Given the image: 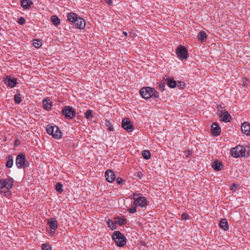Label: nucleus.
I'll return each mask as SVG.
<instances>
[{
	"label": "nucleus",
	"instance_id": "f257e3e1",
	"mask_svg": "<svg viewBox=\"0 0 250 250\" xmlns=\"http://www.w3.org/2000/svg\"><path fill=\"white\" fill-rule=\"evenodd\" d=\"M140 95L145 99H148L151 97L158 98L159 93L155 88L149 86L142 88L139 91Z\"/></svg>",
	"mask_w": 250,
	"mask_h": 250
},
{
	"label": "nucleus",
	"instance_id": "f03ea898",
	"mask_svg": "<svg viewBox=\"0 0 250 250\" xmlns=\"http://www.w3.org/2000/svg\"><path fill=\"white\" fill-rule=\"evenodd\" d=\"M112 237L118 247H122L126 244L125 237L119 231H114Z\"/></svg>",
	"mask_w": 250,
	"mask_h": 250
},
{
	"label": "nucleus",
	"instance_id": "7ed1b4c3",
	"mask_svg": "<svg viewBox=\"0 0 250 250\" xmlns=\"http://www.w3.org/2000/svg\"><path fill=\"white\" fill-rule=\"evenodd\" d=\"M246 150L242 146H238L231 149V153L232 157L238 158L244 157L246 155Z\"/></svg>",
	"mask_w": 250,
	"mask_h": 250
},
{
	"label": "nucleus",
	"instance_id": "20e7f679",
	"mask_svg": "<svg viewBox=\"0 0 250 250\" xmlns=\"http://www.w3.org/2000/svg\"><path fill=\"white\" fill-rule=\"evenodd\" d=\"M139 194L133 193V204L135 206H137L141 208L145 207L147 206L148 202L147 201L146 197L143 196H139L136 198L135 196H138Z\"/></svg>",
	"mask_w": 250,
	"mask_h": 250
},
{
	"label": "nucleus",
	"instance_id": "39448f33",
	"mask_svg": "<svg viewBox=\"0 0 250 250\" xmlns=\"http://www.w3.org/2000/svg\"><path fill=\"white\" fill-rule=\"evenodd\" d=\"M217 115L220 118L221 120L224 122H229L231 120V117L228 111H224L223 107L219 105L217 107Z\"/></svg>",
	"mask_w": 250,
	"mask_h": 250
},
{
	"label": "nucleus",
	"instance_id": "423d86ee",
	"mask_svg": "<svg viewBox=\"0 0 250 250\" xmlns=\"http://www.w3.org/2000/svg\"><path fill=\"white\" fill-rule=\"evenodd\" d=\"M62 115L64 116L66 119H72L75 116V111L72 107L70 106H65L62 110Z\"/></svg>",
	"mask_w": 250,
	"mask_h": 250
},
{
	"label": "nucleus",
	"instance_id": "0eeeda50",
	"mask_svg": "<svg viewBox=\"0 0 250 250\" xmlns=\"http://www.w3.org/2000/svg\"><path fill=\"white\" fill-rule=\"evenodd\" d=\"M176 53L178 57L181 60H186L188 56L187 48L182 45L178 46L176 50Z\"/></svg>",
	"mask_w": 250,
	"mask_h": 250
},
{
	"label": "nucleus",
	"instance_id": "6e6552de",
	"mask_svg": "<svg viewBox=\"0 0 250 250\" xmlns=\"http://www.w3.org/2000/svg\"><path fill=\"white\" fill-rule=\"evenodd\" d=\"M16 165L18 168H24L26 165L25 155L23 153L18 154L16 158Z\"/></svg>",
	"mask_w": 250,
	"mask_h": 250
},
{
	"label": "nucleus",
	"instance_id": "1a4fd4ad",
	"mask_svg": "<svg viewBox=\"0 0 250 250\" xmlns=\"http://www.w3.org/2000/svg\"><path fill=\"white\" fill-rule=\"evenodd\" d=\"M13 179L12 178L1 179L0 180V188L3 189L6 188L7 190L11 189L13 187Z\"/></svg>",
	"mask_w": 250,
	"mask_h": 250
},
{
	"label": "nucleus",
	"instance_id": "9d476101",
	"mask_svg": "<svg viewBox=\"0 0 250 250\" xmlns=\"http://www.w3.org/2000/svg\"><path fill=\"white\" fill-rule=\"evenodd\" d=\"M122 126L127 132H132L134 129L133 125L127 118H124L122 120Z\"/></svg>",
	"mask_w": 250,
	"mask_h": 250
},
{
	"label": "nucleus",
	"instance_id": "9b49d317",
	"mask_svg": "<svg viewBox=\"0 0 250 250\" xmlns=\"http://www.w3.org/2000/svg\"><path fill=\"white\" fill-rule=\"evenodd\" d=\"M49 229H50V233L54 234L56 229H57L58 225L56 219L54 218H51L47 222Z\"/></svg>",
	"mask_w": 250,
	"mask_h": 250
},
{
	"label": "nucleus",
	"instance_id": "f8f14e48",
	"mask_svg": "<svg viewBox=\"0 0 250 250\" xmlns=\"http://www.w3.org/2000/svg\"><path fill=\"white\" fill-rule=\"evenodd\" d=\"M105 177L107 182L111 183L115 180L116 175L112 170L108 169L105 172Z\"/></svg>",
	"mask_w": 250,
	"mask_h": 250
},
{
	"label": "nucleus",
	"instance_id": "ddd939ff",
	"mask_svg": "<svg viewBox=\"0 0 250 250\" xmlns=\"http://www.w3.org/2000/svg\"><path fill=\"white\" fill-rule=\"evenodd\" d=\"M4 81L5 83L10 87H15L17 84V79L14 78H11L10 76L6 77L4 79Z\"/></svg>",
	"mask_w": 250,
	"mask_h": 250
},
{
	"label": "nucleus",
	"instance_id": "4468645a",
	"mask_svg": "<svg viewBox=\"0 0 250 250\" xmlns=\"http://www.w3.org/2000/svg\"><path fill=\"white\" fill-rule=\"evenodd\" d=\"M211 127V132L214 136H217L220 134L221 128L217 123H213Z\"/></svg>",
	"mask_w": 250,
	"mask_h": 250
},
{
	"label": "nucleus",
	"instance_id": "2eb2a0df",
	"mask_svg": "<svg viewBox=\"0 0 250 250\" xmlns=\"http://www.w3.org/2000/svg\"><path fill=\"white\" fill-rule=\"evenodd\" d=\"M74 23L77 28L80 29H83L85 26V21L80 17H79Z\"/></svg>",
	"mask_w": 250,
	"mask_h": 250
},
{
	"label": "nucleus",
	"instance_id": "dca6fc26",
	"mask_svg": "<svg viewBox=\"0 0 250 250\" xmlns=\"http://www.w3.org/2000/svg\"><path fill=\"white\" fill-rule=\"evenodd\" d=\"M241 130L243 133L247 135H250V124L244 122L241 125Z\"/></svg>",
	"mask_w": 250,
	"mask_h": 250
},
{
	"label": "nucleus",
	"instance_id": "f3484780",
	"mask_svg": "<svg viewBox=\"0 0 250 250\" xmlns=\"http://www.w3.org/2000/svg\"><path fill=\"white\" fill-rule=\"evenodd\" d=\"M78 18L79 17H77V15L75 13L72 12L69 13L67 16V20L73 23L76 21Z\"/></svg>",
	"mask_w": 250,
	"mask_h": 250
},
{
	"label": "nucleus",
	"instance_id": "a211bd4d",
	"mask_svg": "<svg viewBox=\"0 0 250 250\" xmlns=\"http://www.w3.org/2000/svg\"><path fill=\"white\" fill-rule=\"evenodd\" d=\"M51 135L54 139H58L61 138L62 133L60 128L58 126H57L55 129L54 130L53 134H52Z\"/></svg>",
	"mask_w": 250,
	"mask_h": 250
},
{
	"label": "nucleus",
	"instance_id": "6ab92c4d",
	"mask_svg": "<svg viewBox=\"0 0 250 250\" xmlns=\"http://www.w3.org/2000/svg\"><path fill=\"white\" fill-rule=\"evenodd\" d=\"M6 166L8 168H11L12 167L13 165V157L12 155H8L6 158Z\"/></svg>",
	"mask_w": 250,
	"mask_h": 250
},
{
	"label": "nucleus",
	"instance_id": "aec40b11",
	"mask_svg": "<svg viewBox=\"0 0 250 250\" xmlns=\"http://www.w3.org/2000/svg\"><path fill=\"white\" fill-rule=\"evenodd\" d=\"M220 227L224 230H227L229 229V225L226 219H222L219 223Z\"/></svg>",
	"mask_w": 250,
	"mask_h": 250
},
{
	"label": "nucleus",
	"instance_id": "412c9836",
	"mask_svg": "<svg viewBox=\"0 0 250 250\" xmlns=\"http://www.w3.org/2000/svg\"><path fill=\"white\" fill-rule=\"evenodd\" d=\"M21 6L25 9L29 8L33 3L31 0H21Z\"/></svg>",
	"mask_w": 250,
	"mask_h": 250
},
{
	"label": "nucleus",
	"instance_id": "4be33fe9",
	"mask_svg": "<svg viewBox=\"0 0 250 250\" xmlns=\"http://www.w3.org/2000/svg\"><path fill=\"white\" fill-rule=\"evenodd\" d=\"M212 167L216 171H220L222 169V163L219 161H215L212 164Z\"/></svg>",
	"mask_w": 250,
	"mask_h": 250
},
{
	"label": "nucleus",
	"instance_id": "5701e85b",
	"mask_svg": "<svg viewBox=\"0 0 250 250\" xmlns=\"http://www.w3.org/2000/svg\"><path fill=\"white\" fill-rule=\"evenodd\" d=\"M167 85L170 88H174L177 85V82L173 78L167 79Z\"/></svg>",
	"mask_w": 250,
	"mask_h": 250
},
{
	"label": "nucleus",
	"instance_id": "b1692460",
	"mask_svg": "<svg viewBox=\"0 0 250 250\" xmlns=\"http://www.w3.org/2000/svg\"><path fill=\"white\" fill-rule=\"evenodd\" d=\"M114 221L115 223L119 226L125 225L127 221L125 218H120L118 217L115 218Z\"/></svg>",
	"mask_w": 250,
	"mask_h": 250
},
{
	"label": "nucleus",
	"instance_id": "393cba45",
	"mask_svg": "<svg viewBox=\"0 0 250 250\" xmlns=\"http://www.w3.org/2000/svg\"><path fill=\"white\" fill-rule=\"evenodd\" d=\"M51 21L52 23L56 26L60 24V20L56 15H53L51 17Z\"/></svg>",
	"mask_w": 250,
	"mask_h": 250
},
{
	"label": "nucleus",
	"instance_id": "a878e982",
	"mask_svg": "<svg viewBox=\"0 0 250 250\" xmlns=\"http://www.w3.org/2000/svg\"><path fill=\"white\" fill-rule=\"evenodd\" d=\"M52 103L49 101L44 100L43 101V106L44 109L49 110L51 108Z\"/></svg>",
	"mask_w": 250,
	"mask_h": 250
},
{
	"label": "nucleus",
	"instance_id": "bb28decb",
	"mask_svg": "<svg viewBox=\"0 0 250 250\" xmlns=\"http://www.w3.org/2000/svg\"><path fill=\"white\" fill-rule=\"evenodd\" d=\"M198 40L201 42H204L207 38V35L204 31H201L199 32L198 35Z\"/></svg>",
	"mask_w": 250,
	"mask_h": 250
},
{
	"label": "nucleus",
	"instance_id": "cd10ccee",
	"mask_svg": "<svg viewBox=\"0 0 250 250\" xmlns=\"http://www.w3.org/2000/svg\"><path fill=\"white\" fill-rule=\"evenodd\" d=\"M57 126H52L51 125H48L47 126L46 131L47 133L49 135H52L53 134L54 130L56 128Z\"/></svg>",
	"mask_w": 250,
	"mask_h": 250
},
{
	"label": "nucleus",
	"instance_id": "c85d7f7f",
	"mask_svg": "<svg viewBox=\"0 0 250 250\" xmlns=\"http://www.w3.org/2000/svg\"><path fill=\"white\" fill-rule=\"evenodd\" d=\"M62 187V185L59 182L56 184L55 189L58 192L61 193L63 190Z\"/></svg>",
	"mask_w": 250,
	"mask_h": 250
},
{
	"label": "nucleus",
	"instance_id": "c756f323",
	"mask_svg": "<svg viewBox=\"0 0 250 250\" xmlns=\"http://www.w3.org/2000/svg\"><path fill=\"white\" fill-rule=\"evenodd\" d=\"M142 155L143 157L146 159L148 160L150 158V152L149 151L147 150H145L142 151Z\"/></svg>",
	"mask_w": 250,
	"mask_h": 250
},
{
	"label": "nucleus",
	"instance_id": "7c9ffc66",
	"mask_svg": "<svg viewBox=\"0 0 250 250\" xmlns=\"http://www.w3.org/2000/svg\"><path fill=\"white\" fill-rule=\"evenodd\" d=\"M84 116L87 119H91L93 117L92 110L88 109L84 113Z\"/></svg>",
	"mask_w": 250,
	"mask_h": 250
},
{
	"label": "nucleus",
	"instance_id": "2f4dec72",
	"mask_svg": "<svg viewBox=\"0 0 250 250\" xmlns=\"http://www.w3.org/2000/svg\"><path fill=\"white\" fill-rule=\"evenodd\" d=\"M107 224L108 227L110 228L112 230L116 229V225L114 222L111 220H108L107 222Z\"/></svg>",
	"mask_w": 250,
	"mask_h": 250
},
{
	"label": "nucleus",
	"instance_id": "473e14b6",
	"mask_svg": "<svg viewBox=\"0 0 250 250\" xmlns=\"http://www.w3.org/2000/svg\"><path fill=\"white\" fill-rule=\"evenodd\" d=\"M105 124L106 126H107L108 127V129L109 131H114V127H113L112 125L111 124V122L109 121L106 120Z\"/></svg>",
	"mask_w": 250,
	"mask_h": 250
},
{
	"label": "nucleus",
	"instance_id": "72a5a7b5",
	"mask_svg": "<svg viewBox=\"0 0 250 250\" xmlns=\"http://www.w3.org/2000/svg\"><path fill=\"white\" fill-rule=\"evenodd\" d=\"M14 100L16 104H20L21 101V95L20 94H17L14 96Z\"/></svg>",
	"mask_w": 250,
	"mask_h": 250
},
{
	"label": "nucleus",
	"instance_id": "f704fd0d",
	"mask_svg": "<svg viewBox=\"0 0 250 250\" xmlns=\"http://www.w3.org/2000/svg\"><path fill=\"white\" fill-rule=\"evenodd\" d=\"M33 45L36 48H39L42 45V42L38 40H34L33 42Z\"/></svg>",
	"mask_w": 250,
	"mask_h": 250
},
{
	"label": "nucleus",
	"instance_id": "c9c22d12",
	"mask_svg": "<svg viewBox=\"0 0 250 250\" xmlns=\"http://www.w3.org/2000/svg\"><path fill=\"white\" fill-rule=\"evenodd\" d=\"M42 250H51V248L47 244H42Z\"/></svg>",
	"mask_w": 250,
	"mask_h": 250
},
{
	"label": "nucleus",
	"instance_id": "e433bc0d",
	"mask_svg": "<svg viewBox=\"0 0 250 250\" xmlns=\"http://www.w3.org/2000/svg\"><path fill=\"white\" fill-rule=\"evenodd\" d=\"M17 22L20 25H23L25 23V19L23 17H20L18 19Z\"/></svg>",
	"mask_w": 250,
	"mask_h": 250
},
{
	"label": "nucleus",
	"instance_id": "4c0bfd02",
	"mask_svg": "<svg viewBox=\"0 0 250 250\" xmlns=\"http://www.w3.org/2000/svg\"><path fill=\"white\" fill-rule=\"evenodd\" d=\"M177 85L180 89H183L185 87V83L181 81H178Z\"/></svg>",
	"mask_w": 250,
	"mask_h": 250
},
{
	"label": "nucleus",
	"instance_id": "58836bf2",
	"mask_svg": "<svg viewBox=\"0 0 250 250\" xmlns=\"http://www.w3.org/2000/svg\"><path fill=\"white\" fill-rule=\"evenodd\" d=\"M181 219L183 220H187L188 219V215L186 213H183L181 215Z\"/></svg>",
	"mask_w": 250,
	"mask_h": 250
},
{
	"label": "nucleus",
	"instance_id": "ea45409f",
	"mask_svg": "<svg viewBox=\"0 0 250 250\" xmlns=\"http://www.w3.org/2000/svg\"><path fill=\"white\" fill-rule=\"evenodd\" d=\"M165 84L164 83H160L159 84V89L162 91L165 90Z\"/></svg>",
	"mask_w": 250,
	"mask_h": 250
},
{
	"label": "nucleus",
	"instance_id": "a19ab883",
	"mask_svg": "<svg viewBox=\"0 0 250 250\" xmlns=\"http://www.w3.org/2000/svg\"><path fill=\"white\" fill-rule=\"evenodd\" d=\"M136 206H137L134 205V206L132 208H130L129 209V212L130 213H135L136 212Z\"/></svg>",
	"mask_w": 250,
	"mask_h": 250
},
{
	"label": "nucleus",
	"instance_id": "79ce46f5",
	"mask_svg": "<svg viewBox=\"0 0 250 250\" xmlns=\"http://www.w3.org/2000/svg\"><path fill=\"white\" fill-rule=\"evenodd\" d=\"M123 181V179L120 177H118L116 179V182L119 185H121Z\"/></svg>",
	"mask_w": 250,
	"mask_h": 250
},
{
	"label": "nucleus",
	"instance_id": "37998d69",
	"mask_svg": "<svg viewBox=\"0 0 250 250\" xmlns=\"http://www.w3.org/2000/svg\"><path fill=\"white\" fill-rule=\"evenodd\" d=\"M143 175V174L141 172L139 171L137 172L136 176L141 178V176Z\"/></svg>",
	"mask_w": 250,
	"mask_h": 250
},
{
	"label": "nucleus",
	"instance_id": "c03bdc74",
	"mask_svg": "<svg viewBox=\"0 0 250 250\" xmlns=\"http://www.w3.org/2000/svg\"><path fill=\"white\" fill-rule=\"evenodd\" d=\"M105 2L109 5H111L112 4V0H105Z\"/></svg>",
	"mask_w": 250,
	"mask_h": 250
},
{
	"label": "nucleus",
	"instance_id": "a18cd8bd",
	"mask_svg": "<svg viewBox=\"0 0 250 250\" xmlns=\"http://www.w3.org/2000/svg\"><path fill=\"white\" fill-rule=\"evenodd\" d=\"M236 186H237V185L235 184H233L232 185V186H231V188H230L231 190H233V188H236Z\"/></svg>",
	"mask_w": 250,
	"mask_h": 250
},
{
	"label": "nucleus",
	"instance_id": "49530a36",
	"mask_svg": "<svg viewBox=\"0 0 250 250\" xmlns=\"http://www.w3.org/2000/svg\"><path fill=\"white\" fill-rule=\"evenodd\" d=\"M123 34L126 37L127 35V33L126 32L124 31L123 32Z\"/></svg>",
	"mask_w": 250,
	"mask_h": 250
},
{
	"label": "nucleus",
	"instance_id": "de8ad7c7",
	"mask_svg": "<svg viewBox=\"0 0 250 250\" xmlns=\"http://www.w3.org/2000/svg\"><path fill=\"white\" fill-rule=\"evenodd\" d=\"M10 191H6L5 192V194H10Z\"/></svg>",
	"mask_w": 250,
	"mask_h": 250
}]
</instances>
